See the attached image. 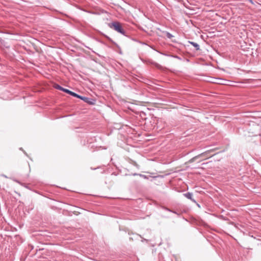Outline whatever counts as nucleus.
<instances>
[{
  "mask_svg": "<svg viewBox=\"0 0 261 261\" xmlns=\"http://www.w3.org/2000/svg\"><path fill=\"white\" fill-rule=\"evenodd\" d=\"M109 27L114 30L118 33L126 36V32L123 28V26L121 23L118 21H113L111 23H109Z\"/></svg>",
  "mask_w": 261,
  "mask_h": 261,
  "instance_id": "1",
  "label": "nucleus"
},
{
  "mask_svg": "<svg viewBox=\"0 0 261 261\" xmlns=\"http://www.w3.org/2000/svg\"><path fill=\"white\" fill-rule=\"evenodd\" d=\"M212 151V150H210L206 151L201 154H199L193 157V158L191 159L188 161V163H193V162H195L197 159H199L200 157H205V159H208L210 157H212V156H213V155H209V153Z\"/></svg>",
  "mask_w": 261,
  "mask_h": 261,
  "instance_id": "2",
  "label": "nucleus"
},
{
  "mask_svg": "<svg viewBox=\"0 0 261 261\" xmlns=\"http://www.w3.org/2000/svg\"><path fill=\"white\" fill-rule=\"evenodd\" d=\"M55 87L56 89H57L58 90H60L63 92H65V93H68V94H70V95L73 96V97H76L77 96V94H76L71 91H70L69 90H68L67 89L64 88L63 87H61L59 85H56L55 86Z\"/></svg>",
  "mask_w": 261,
  "mask_h": 261,
  "instance_id": "3",
  "label": "nucleus"
},
{
  "mask_svg": "<svg viewBox=\"0 0 261 261\" xmlns=\"http://www.w3.org/2000/svg\"><path fill=\"white\" fill-rule=\"evenodd\" d=\"M76 98H80V99L83 100L84 102H85L89 105H93L95 103V99L87 97L82 96L79 94H77V96L76 97Z\"/></svg>",
  "mask_w": 261,
  "mask_h": 261,
  "instance_id": "4",
  "label": "nucleus"
},
{
  "mask_svg": "<svg viewBox=\"0 0 261 261\" xmlns=\"http://www.w3.org/2000/svg\"><path fill=\"white\" fill-rule=\"evenodd\" d=\"M184 195L185 197H186L188 199H190L191 200H192L193 202H195V200L194 199H193V198H192L193 195H192V193L187 192L186 193L184 194Z\"/></svg>",
  "mask_w": 261,
  "mask_h": 261,
  "instance_id": "5",
  "label": "nucleus"
},
{
  "mask_svg": "<svg viewBox=\"0 0 261 261\" xmlns=\"http://www.w3.org/2000/svg\"><path fill=\"white\" fill-rule=\"evenodd\" d=\"M189 43L195 47L196 50L200 49L199 45L196 42L189 41Z\"/></svg>",
  "mask_w": 261,
  "mask_h": 261,
  "instance_id": "6",
  "label": "nucleus"
},
{
  "mask_svg": "<svg viewBox=\"0 0 261 261\" xmlns=\"http://www.w3.org/2000/svg\"><path fill=\"white\" fill-rule=\"evenodd\" d=\"M134 175H139L140 176V177L144 178V179H148V177L145 175H143V174H137V173H134L133 174Z\"/></svg>",
  "mask_w": 261,
  "mask_h": 261,
  "instance_id": "7",
  "label": "nucleus"
},
{
  "mask_svg": "<svg viewBox=\"0 0 261 261\" xmlns=\"http://www.w3.org/2000/svg\"><path fill=\"white\" fill-rule=\"evenodd\" d=\"M165 34H166V36L168 38H169V39H171V38H172L173 37V36L171 33H170L169 32H166L165 33Z\"/></svg>",
  "mask_w": 261,
  "mask_h": 261,
  "instance_id": "8",
  "label": "nucleus"
},
{
  "mask_svg": "<svg viewBox=\"0 0 261 261\" xmlns=\"http://www.w3.org/2000/svg\"><path fill=\"white\" fill-rule=\"evenodd\" d=\"M153 64L158 68H159L160 67V65L158 63H153Z\"/></svg>",
  "mask_w": 261,
  "mask_h": 261,
  "instance_id": "9",
  "label": "nucleus"
},
{
  "mask_svg": "<svg viewBox=\"0 0 261 261\" xmlns=\"http://www.w3.org/2000/svg\"><path fill=\"white\" fill-rule=\"evenodd\" d=\"M16 181L17 182H18V184H20L21 185H22V186H23V185H24V184H22V183L20 182V181H17V180H16Z\"/></svg>",
  "mask_w": 261,
  "mask_h": 261,
  "instance_id": "10",
  "label": "nucleus"
},
{
  "mask_svg": "<svg viewBox=\"0 0 261 261\" xmlns=\"http://www.w3.org/2000/svg\"><path fill=\"white\" fill-rule=\"evenodd\" d=\"M3 176H4V177L5 178H7V176L5 175H2Z\"/></svg>",
  "mask_w": 261,
  "mask_h": 261,
  "instance_id": "11",
  "label": "nucleus"
},
{
  "mask_svg": "<svg viewBox=\"0 0 261 261\" xmlns=\"http://www.w3.org/2000/svg\"><path fill=\"white\" fill-rule=\"evenodd\" d=\"M158 177V176H153V178H156V177Z\"/></svg>",
  "mask_w": 261,
  "mask_h": 261,
  "instance_id": "12",
  "label": "nucleus"
}]
</instances>
